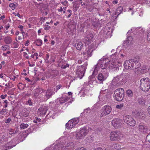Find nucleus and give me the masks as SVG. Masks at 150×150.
Listing matches in <instances>:
<instances>
[{"label":"nucleus","mask_w":150,"mask_h":150,"mask_svg":"<svg viewBox=\"0 0 150 150\" xmlns=\"http://www.w3.org/2000/svg\"><path fill=\"white\" fill-rule=\"evenodd\" d=\"M139 87L141 90L145 92H148L150 88V79L148 78H143L140 81Z\"/></svg>","instance_id":"f257e3e1"},{"label":"nucleus","mask_w":150,"mask_h":150,"mask_svg":"<svg viewBox=\"0 0 150 150\" xmlns=\"http://www.w3.org/2000/svg\"><path fill=\"white\" fill-rule=\"evenodd\" d=\"M123 137V134L117 131L111 132L110 135V139L111 141H120L122 139Z\"/></svg>","instance_id":"f03ea898"},{"label":"nucleus","mask_w":150,"mask_h":150,"mask_svg":"<svg viewBox=\"0 0 150 150\" xmlns=\"http://www.w3.org/2000/svg\"><path fill=\"white\" fill-rule=\"evenodd\" d=\"M88 133V130L86 127L81 128L79 131L77 132L75 135L76 139L77 140L83 139Z\"/></svg>","instance_id":"7ed1b4c3"},{"label":"nucleus","mask_w":150,"mask_h":150,"mask_svg":"<svg viewBox=\"0 0 150 150\" xmlns=\"http://www.w3.org/2000/svg\"><path fill=\"white\" fill-rule=\"evenodd\" d=\"M124 90L122 88L117 89L114 93V98L117 101H121L124 97Z\"/></svg>","instance_id":"20e7f679"},{"label":"nucleus","mask_w":150,"mask_h":150,"mask_svg":"<svg viewBox=\"0 0 150 150\" xmlns=\"http://www.w3.org/2000/svg\"><path fill=\"white\" fill-rule=\"evenodd\" d=\"M124 121L131 126H134L136 124V121L131 115H127L123 117Z\"/></svg>","instance_id":"39448f33"},{"label":"nucleus","mask_w":150,"mask_h":150,"mask_svg":"<svg viewBox=\"0 0 150 150\" xmlns=\"http://www.w3.org/2000/svg\"><path fill=\"white\" fill-rule=\"evenodd\" d=\"M138 128L139 132L144 134H148L150 132L148 126L144 123H140Z\"/></svg>","instance_id":"423d86ee"},{"label":"nucleus","mask_w":150,"mask_h":150,"mask_svg":"<svg viewBox=\"0 0 150 150\" xmlns=\"http://www.w3.org/2000/svg\"><path fill=\"white\" fill-rule=\"evenodd\" d=\"M59 145L56 144L55 145V147L56 148L57 147H58V150H72L74 147V143L71 142H69L67 143L64 146L61 148L59 147Z\"/></svg>","instance_id":"0eeeda50"},{"label":"nucleus","mask_w":150,"mask_h":150,"mask_svg":"<svg viewBox=\"0 0 150 150\" xmlns=\"http://www.w3.org/2000/svg\"><path fill=\"white\" fill-rule=\"evenodd\" d=\"M111 110L112 109L110 106L108 105H105L102 108L100 116L103 117L109 114Z\"/></svg>","instance_id":"6e6552de"},{"label":"nucleus","mask_w":150,"mask_h":150,"mask_svg":"<svg viewBox=\"0 0 150 150\" xmlns=\"http://www.w3.org/2000/svg\"><path fill=\"white\" fill-rule=\"evenodd\" d=\"M114 61L113 58L112 61H108V67L109 69H112L115 67V66H120L121 65L122 63L120 62H118L117 61H116V62H114Z\"/></svg>","instance_id":"1a4fd4ad"},{"label":"nucleus","mask_w":150,"mask_h":150,"mask_svg":"<svg viewBox=\"0 0 150 150\" xmlns=\"http://www.w3.org/2000/svg\"><path fill=\"white\" fill-rule=\"evenodd\" d=\"M132 59H130L128 60H126L124 63V66L125 68L126 69H134V64L132 63L134 62Z\"/></svg>","instance_id":"9d476101"},{"label":"nucleus","mask_w":150,"mask_h":150,"mask_svg":"<svg viewBox=\"0 0 150 150\" xmlns=\"http://www.w3.org/2000/svg\"><path fill=\"white\" fill-rule=\"evenodd\" d=\"M94 50L95 48L94 45L91 44L89 45L88 48L86 49V52L83 53V55H85L86 54L88 57H91L92 55V52Z\"/></svg>","instance_id":"9b49d317"},{"label":"nucleus","mask_w":150,"mask_h":150,"mask_svg":"<svg viewBox=\"0 0 150 150\" xmlns=\"http://www.w3.org/2000/svg\"><path fill=\"white\" fill-rule=\"evenodd\" d=\"M122 120L119 118L114 119L112 121V125L115 129L118 128L120 126Z\"/></svg>","instance_id":"f8f14e48"},{"label":"nucleus","mask_w":150,"mask_h":150,"mask_svg":"<svg viewBox=\"0 0 150 150\" xmlns=\"http://www.w3.org/2000/svg\"><path fill=\"white\" fill-rule=\"evenodd\" d=\"M47 110V106L42 105L38 109V113L39 114L40 116H43L46 113Z\"/></svg>","instance_id":"ddd939ff"},{"label":"nucleus","mask_w":150,"mask_h":150,"mask_svg":"<svg viewBox=\"0 0 150 150\" xmlns=\"http://www.w3.org/2000/svg\"><path fill=\"white\" fill-rule=\"evenodd\" d=\"M93 37V34L91 33L88 34L84 39L83 42L86 45L89 44L92 41Z\"/></svg>","instance_id":"4468645a"},{"label":"nucleus","mask_w":150,"mask_h":150,"mask_svg":"<svg viewBox=\"0 0 150 150\" xmlns=\"http://www.w3.org/2000/svg\"><path fill=\"white\" fill-rule=\"evenodd\" d=\"M108 62L107 59H103L100 61L99 62L100 67L102 69H105L108 67Z\"/></svg>","instance_id":"2eb2a0df"},{"label":"nucleus","mask_w":150,"mask_h":150,"mask_svg":"<svg viewBox=\"0 0 150 150\" xmlns=\"http://www.w3.org/2000/svg\"><path fill=\"white\" fill-rule=\"evenodd\" d=\"M140 72L142 74H145L148 71H150V67L146 65H143L140 68Z\"/></svg>","instance_id":"dca6fc26"},{"label":"nucleus","mask_w":150,"mask_h":150,"mask_svg":"<svg viewBox=\"0 0 150 150\" xmlns=\"http://www.w3.org/2000/svg\"><path fill=\"white\" fill-rule=\"evenodd\" d=\"M4 41L6 45H9L12 43L13 40L11 36L6 35L4 37Z\"/></svg>","instance_id":"f3484780"},{"label":"nucleus","mask_w":150,"mask_h":150,"mask_svg":"<svg viewBox=\"0 0 150 150\" xmlns=\"http://www.w3.org/2000/svg\"><path fill=\"white\" fill-rule=\"evenodd\" d=\"M58 99L59 103L62 104L68 101L70 99V97L67 96H63L58 98Z\"/></svg>","instance_id":"a211bd4d"},{"label":"nucleus","mask_w":150,"mask_h":150,"mask_svg":"<svg viewBox=\"0 0 150 150\" xmlns=\"http://www.w3.org/2000/svg\"><path fill=\"white\" fill-rule=\"evenodd\" d=\"M123 9V7L121 6L117 8L114 14V15L116 16H114V17H115V19L117 18L118 16L122 12Z\"/></svg>","instance_id":"6ab92c4d"},{"label":"nucleus","mask_w":150,"mask_h":150,"mask_svg":"<svg viewBox=\"0 0 150 150\" xmlns=\"http://www.w3.org/2000/svg\"><path fill=\"white\" fill-rule=\"evenodd\" d=\"M29 113V111L26 108L23 109L20 113L21 115L24 117L28 116Z\"/></svg>","instance_id":"aec40b11"},{"label":"nucleus","mask_w":150,"mask_h":150,"mask_svg":"<svg viewBox=\"0 0 150 150\" xmlns=\"http://www.w3.org/2000/svg\"><path fill=\"white\" fill-rule=\"evenodd\" d=\"M134 113L135 114V116L141 119H144V116L143 115V113L142 112H141V110L140 111H139V112L136 111Z\"/></svg>","instance_id":"412c9836"},{"label":"nucleus","mask_w":150,"mask_h":150,"mask_svg":"<svg viewBox=\"0 0 150 150\" xmlns=\"http://www.w3.org/2000/svg\"><path fill=\"white\" fill-rule=\"evenodd\" d=\"M83 43L81 41L77 42L75 45L76 49L79 50H81L83 47Z\"/></svg>","instance_id":"4be33fe9"},{"label":"nucleus","mask_w":150,"mask_h":150,"mask_svg":"<svg viewBox=\"0 0 150 150\" xmlns=\"http://www.w3.org/2000/svg\"><path fill=\"white\" fill-rule=\"evenodd\" d=\"M133 62L132 63L134 64V69L139 68L141 66V64L140 62L136 59H133Z\"/></svg>","instance_id":"5701e85b"},{"label":"nucleus","mask_w":150,"mask_h":150,"mask_svg":"<svg viewBox=\"0 0 150 150\" xmlns=\"http://www.w3.org/2000/svg\"><path fill=\"white\" fill-rule=\"evenodd\" d=\"M74 127V126L69 120L66 125V127L67 129H71Z\"/></svg>","instance_id":"b1692460"},{"label":"nucleus","mask_w":150,"mask_h":150,"mask_svg":"<svg viewBox=\"0 0 150 150\" xmlns=\"http://www.w3.org/2000/svg\"><path fill=\"white\" fill-rule=\"evenodd\" d=\"M46 96L47 98H50V96H52L54 93L53 91L51 89L48 90L46 92Z\"/></svg>","instance_id":"393cba45"},{"label":"nucleus","mask_w":150,"mask_h":150,"mask_svg":"<svg viewBox=\"0 0 150 150\" xmlns=\"http://www.w3.org/2000/svg\"><path fill=\"white\" fill-rule=\"evenodd\" d=\"M69 121L71 122L74 127L79 122V119L77 118H74L69 120Z\"/></svg>","instance_id":"a878e982"},{"label":"nucleus","mask_w":150,"mask_h":150,"mask_svg":"<svg viewBox=\"0 0 150 150\" xmlns=\"http://www.w3.org/2000/svg\"><path fill=\"white\" fill-rule=\"evenodd\" d=\"M74 3L73 5V7L75 9V11H76L79 8L80 6V4L78 3V1H75L74 2Z\"/></svg>","instance_id":"bb28decb"},{"label":"nucleus","mask_w":150,"mask_h":150,"mask_svg":"<svg viewBox=\"0 0 150 150\" xmlns=\"http://www.w3.org/2000/svg\"><path fill=\"white\" fill-rule=\"evenodd\" d=\"M76 74L80 79H81L83 76L84 74V72L82 71L77 70L76 72Z\"/></svg>","instance_id":"cd10ccee"},{"label":"nucleus","mask_w":150,"mask_h":150,"mask_svg":"<svg viewBox=\"0 0 150 150\" xmlns=\"http://www.w3.org/2000/svg\"><path fill=\"white\" fill-rule=\"evenodd\" d=\"M98 79L99 81L103 82L105 79V78L102 74H99L98 75Z\"/></svg>","instance_id":"c85d7f7f"},{"label":"nucleus","mask_w":150,"mask_h":150,"mask_svg":"<svg viewBox=\"0 0 150 150\" xmlns=\"http://www.w3.org/2000/svg\"><path fill=\"white\" fill-rule=\"evenodd\" d=\"M10 49V46L8 45H4L1 46V49L3 51H6Z\"/></svg>","instance_id":"c756f323"},{"label":"nucleus","mask_w":150,"mask_h":150,"mask_svg":"<svg viewBox=\"0 0 150 150\" xmlns=\"http://www.w3.org/2000/svg\"><path fill=\"white\" fill-rule=\"evenodd\" d=\"M126 94L128 97H132L133 96L132 91L130 89H128L126 91Z\"/></svg>","instance_id":"7c9ffc66"},{"label":"nucleus","mask_w":150,"mask_h":150,"mask_svg":"<svg viewBox=\"0 0 150 150\" xmlns=\"http://www.w3.org/2000/svg\"><path fill=\"white\" fill-rule=\"evenodd\" d=\"M49 18L47 17H40V19L41 21V23L42 24L43 23L47 21Z\"/></svg>","instance_id":"2f4dec72"},{"label":"nucleus","mask_w":150,"mask_h":150,"mask_svg":"<svg viewBox=\"0 0 150 150\" xmlns=\"http://www.w3.org/2000/svg\"><path fill=\"white\" fill-rule=\"evenodd\" d=\"M35 42L37 45L40 46L42 45V41L40 39H38Z\"/></svg>","instance_id":"473e14b6"},{"label":"nucleus","mask_w":150,"mask_h":150,"mask_svg":"<svg viewBox=\"0 0 150 150\" xmlns=\"http://www.w3.org/2000/svg\"><path fill=\"white\" fill-rule=\"evenodd\" d=\"M7 113V110L6 109H2L0 111V116L1 115H5Z\"/></svg>","instance_id":"72a5a7b5"},{"label":"nucleus","mask_w":150,"mask_h":150,"mask_svg":"<svg viewBox=\"0 0 150 150\" xmlns=\"http://www.w3.org/2000/svg\"><path fill=\"white\" fill-rule=\"evenodd\" d=\"M28 127V124L22 123L20 125V129H24L27 128Z\"/></svg>","instance_id":"f704fd0d"},{"label":"nucleus","mask_w":150,"mask_h":150,"mask_svg":"<svg viewBox=\"0 0 150 150\" xmlns=\"http://www.w3.org/2000/svg\"><path fill=\"white\" fill-rule=\"evenodd\" d=\"M133 40V39L132 36H128L127 39V42L128 44H131L132 43V41Z\"/></svg>","instance_id":"c9c22d12"},{"label":"nucleus","mask_w":150,"mask_h":150,"mask_svg":"<svg viewBox=\"0 0 150 150\" xmlns=\"http://www.w3.org/2000/svg\"><path fill=\"white\" fill-rule=\"evenodd\" d=\"M19 46V45L18 43L16 42H14L13 44L11 45L12 48H17Z\"/></svg>","instance_id":"e433bc0d"},{"label":"nucleus","mask_w":150,"mask_h":150,"mask_svg":"<svg viewBox=\"0 0 150 150\" xmlns=\"http://www.w3.org/2000/svg\"><path fill=\"white\" fill-rule=\"evenodd\" d=\"M138 101L139 103L141 105H143L145 104V101L142 98H139Z\"/></svg>","instance_id":"4c0bfd02"},{"label":"nucleus","mask_w":150,"mask_h":150,"mask_svg":"<svg viewBox=\"0 0 150 150\" xmlns=\"http://www.w3.org/2000/svg\"><path fill=\"white\" fill-rule=\"evenodd\" d=\"M52 73H51V74H50V76H48V78L49 77H55L56 76V74H53V73H54L55 72V71L54 70H52Z\"/></svg>","instance_id":"58836bf2"},{"label":"nucleus","mask_w":150,"mask_h":150,"mask_svg":"<svg viewBox=\"0 0 150 150\" xmlns=\"http://www.w3.org/2000/svg\"><path fill=\"white\" fill-rule=\"evenodd\" d=\"M62 87V85L61 84H59L56 87V88L54 89V91L55 92H57V91L59 89Z\"/></svg>","instance_id":"ea45409f"},{"label":"nucleus","mask_w":150,"mask_h":150,"mask_svg":"<svg viewBox=\"0 0 150 150\" xmlns=\"http://www.w3.org/2000/svg\"><path fill=\"white\" fill-rule=\"evenodd\" d=\"M123 104L122 103L117 105L116 106V108L117 109H121L123 107Z\"/></svg>","instance_id":"a19ab883"},{"label":"nucleus","mask_w":150,"mask_h":150,"mask_svg":"<svg viewBox=\"0 0 150 150\" xmlns=\"http://www.w3.org/2000/svg\"><path fill=\"white\" fill-rule=\"evenodd\" d=\"M44 28L45 30H48L49 29L51 28V27L48 25H44Z\"/></svg>","instance_id":"79ce46f5"},{"label":"nucleus","mask_w":150,"mask_h":150,"mask_svg":"<svg viewBox=\"0 0 150 150\" xmlns=\"http://www.w3.org/2000/svg\"><path fill=\"white\" fill-rule=\"evenodd\" d=\"M9 6L12 9H14L15 8L16 5L14 3H11L10 4Z\"/></svg>","instance_id":"37998d69"},{"label":"nucleus","mask_w":150,"mask_h":150,"mask_svg":"<svg viewBox=\"0 0 150 150\" xmlns=\"http://www.w3.org/2000/svg\"><path fill=\"white\" fill-rule=\"evenodd\" d=\"M11 53V52L10 51H8L6 53H3L2 55L4 57H8L7 54Z\"/></svg>","instance_id":"c03bdc74"},{"label":"nucleus","mask_w":150,"mask_h":150,"mask_svg":"<svg viewBox=\"0 0 150 150\" xmlns=\"http://www.w3.org/2000/svg\"><path fill=\"white\" fill-rule=\"evenodd\" d=\"M90 111V109L89 108L86 109L84 110L83 112L85 113H89Z\"/></svg>","instance_id":"a18cd8bd"},{"label":"nucleus","mask_w":150,"mask_h":150,"mask_svg":"<svg viewBox=\"0 0 150 150\" xmlns=\"http://www.w3.org/2000/svg\"><path fill=\"white\" fill-rule=\"evenodd\" d=\"M27 104L28 105L30 106H31L33 104V103L30 99H29L27 102Z\"/></svg>","instance_id":"49530a36"},{"label":"nucleus","mask_w":150,"mask_h":150,"mask_svg":"<svg viewBox=\"0 0 150 150\" xmlns=\"http://www.w3.org/2000/svg\"><path fill=\"white\" fill-rule=\"evenodd\" d=\"M16 77L14 75H11L10 76V79L14 81L16 79Z\"/></svg>","instance_id":"de8ad7c7"},{"label":"nucleus","mask_w":150,"mask_h":150,"mask_svg":"<svg viewBox=\"0 0 150 150\" xmlns=\"http://www.w3.org/2000/svg\"><path fill=\"white\" fill-rule=\"evenodd\" d=\"M23 53L24 57L27 59H28L29 57L27 53L26 52H24Z\"/></svg>","instance_id":"09e8293b"},{"label":"nucleus","mask_w":150,"mask_h":150,"mask_svg":"<svg viewBox=\"0 0 150 150\" xmlns=\"http://www.w3.org/2000/svg\"><path fill=\"white\" fill-rule=\"evenodd\" d=\"M18 39L19 40H22L23 39H24V35H22L21 36H19L18 37Z\"/></svg>","instance_id":"8fccbe9b"},{"label":"nucleus","mask_w":150,"mask_h":150,"mask_svg":"<svg viewBox=\"0 0 150 150\" xmlns=\"http://www.w3.org/2000/svg\"><path fill=\"white\" fill-rule=\"evenodd\" d=\"M69 65L68 64H66V65H63L62 67V68L63 69H65L67 67H69Z\"/></svg>","instance_id":"3c124183"},{"label":"nucleus","mask_w":150,"mask_h":150,"mask_svg":"<svg viewBox=\"0 0 150 150\" xmlns=\"http://www.w3.org/2000/svg\"><path fill=\"white\" fill-rule=\"evenodd\" d=\"M22 85H23L22 83H19L18 85V88L19 89H21L23 88V87H21Z\"/></svg>","instance_id":"603ef678"},{"label":"nucleus","mask_w":150,"mask_h":150,"mask_svg":"<svg viewBox=\"0 0 150 150\" xmlns=\"http://www.w3.org/2000/svg\"><path fill=\"white\" fill-rule=\"evenodd\" d=\"M11 121V119L10 118H8L5 121V122L6 124L9 123Z\"/></svg>","instance_id":"864d4df0"},{"label":"nucleus","mask_w":150,"mask_h":150,"mask_svg":"<svg viewBox=\"0 0 150 150\" xmlns=\"http://www.w3.org/2000/svg\"><path fill=\"white\" fill-rule=\"evenodd\" d=\"M118 145L117 144H113L112 146V148L113 149H116Z\"/></svg>","instance_id":"5fc2aeb1"},{"label":"nucleus","mask_w":150,"mask_h":150,"mask_svg":"<svg viewBox=\"0 0 150 150\" xmlns=\"http://www.w3.org/2000/svg\"><path fill=\"white\" fill-rule=\"evenodd\" d=\"M75 150H86L83 147H79L77 148H76V149H75Z\"/></svg>","instance_id":"6e6d98bb"},{"label":"nucleus","mask_w":150,"mask_h":150,"mask_svg":"<svg viewBox=\"0 0 150 150\" xmlns=\"http://www.w3.org/2000/svg\"><path fill=\"white\" fill-rule=\"evenodd\" d=\"M147 38V40L150 42V31L149 32L148 34Z\"/></svg>","instance_id":"4d7b16f0"},{"label":"nucleus","mask_w":150,"mask_h":150,"mask_svg":"<svg viewBox=\"0 0 150 150\" xmlns=\"http://www.w3.org/2000/svg\"><path fill=\"white\" fill-rule=\"evenodd\" d=\"M7 95L6 94L4 95H1L0 96V98L2 99H4L6 98V97H7Z\"/></svg>","instance_id":"13d9d810"},{"label":"nucleus","mask_w":150,"mask_h":150,"mask_svg":"<svg viewBox=\"0 0 150 150\" xmlns=\"http://www.w3.org/2000/svg\"><path fill=\"white\" fill-rule=\"evenodd\" d=\"M10 25L9 23H8L5 26V27L6 30H7L10 27Z\"/></svg>","instance_id":"bf43d9fd"},{"label":"nucleus","mask_w":150,"mask_h":150,"mask_svg":"<svg viewBox=\"0 0 150 150\" xmlns=\"http://www.w3.org/2000/svg\"><path fill=\"white\" fill-rule=\"evenodd\" d=\"M34 56L36 57H35V60H36L37 59H38V54L37 52H35L34 54Z\"/></svg>","instance_id":"052dcab7"},{"label":"nucleus","mask_w":150,"mask_h":150,"mask_svg":"<svg viewBox=\"0 0 150 150\" xmlns=\"http://www.w3.org/2000/svg\"><path fill=\"white\" fill-rule=\"evenodd\" d=\"M18 28H20L21 31H22V30H23V26L20 25L18 26Z\"/></svg>","instance_id":"680f3d73"},{"label":"nucleus","mask_w":150,"mask_h":150,"mask_svg":"<svg viewBox=\"0 0 150 150\" xmlns=\"http://www.w3.org/2000/svg\"><path fill=\"white\" fill-rule=\"evenodd\" d=\"M93 150H103V149L101 147H98L95 148Z\"/></svg>","instance_id":"e2e57ef3"},{"label":"nucleus","mask_w":150,"mask_h":150,"mask_svg":"<svg viewBox=\"0 0 150 150\" xmlns=\"http://www.w3.org/2000/svg\"><path fill=\"white\" fill-rule=\"evenodd\" d=\"M118 0H114V1H112V3L117 4L118 3Z\"/></svg>","instance_id":"0e129e2a"},{"label":"nucleus","mask_w":150,"mask_h":150,"mask_svg":"<svg viewBox=\"0 0 150 150\" xmlns=\"http://www.w3.org/2000/svg\"><path fill=\"white\" fill-rule=\"evenodd\" d=\"M49 57V54L48 53L46 55L45 59L46 60L48 59Z\"/></svg>","instance_id":"69168bd1"},{"label":"nucleus","mask_w":150,"mask_h":150,"mask_svg":"<svg viewBox=\"0 0 150 150\" xmlns=\"http://www.w3.org/2000/svg\"><path fill=\"white\" fill-rule=\"evenodd\" d=\"M29 40H28L26 42L25 44V46H28V44L29 43Z\"/></svg>","instance_id":"338daca9"},{"label":"nucleus","mask_w":150,"mask_h":150,"mask_svg":"<svg viewBox=\"0 0 150 150\" xmlns=\"http://www.w3.org/2000/svg\"><path fill=\"white\" fill-rule=\"evenodd\" d=\"M148 113L150 115V106H149L147 109Z\"/></svg>","instance_id":"774afa93"}]
</instances>
